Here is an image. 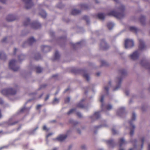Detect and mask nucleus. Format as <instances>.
I'll use <instances>...</instances> for the list:
<instances>
[{
	"label": "nucleus",
	"mask_w": 150,
	"mask_h": 150,
	"mask_svg": "<svg viewBox=\"0 0 150 150\" xmlns=\"http://www.w3.org/2000/svg\"><path fill=\"white\" fill-rule=\"evenodd\" d=\"M1 92L3 94L5 95H13L16 93V91L12 88H9L3 89L2 91Z\"/></svg>",
	"instance_id": "obj_1"
},
{
	"label": "nucleus",
	"mask_w": 150,
	"mask_h": 150,
	"mask_svg": "<svg viewBox=\"0 0 150 150\" xmlns=\"http://www.w3.org/2000/svg\"><path fill=\"white\" fill-rule=\"evenodd\" d=\"M109 15L112 16L117 18L121 19L124 16V14L123 13H118L115 12L114 11L110 12L108 14Z\"/></svg>",
	"instance_id": "obj_2"
},
{
	"label": "nucleus",
	"mask_w": 150,
	"mask_h": 150,
	"mask_svg": "<svg viewBox=\"0 0 150 150\" xmlns=\"http://www.w3.org/2000/svg\"><path fill=\"white\" fill-rule=\"evenodd\" d=\"M16 61L15 60L11 61L9 63V67L13 71H17L19 67L16 65Z\"/></svg>",
	"instance_id": "obj_3"
},
{
	"label": "nucleus",
	"mask_w": 150,
	"mask_h": 150,
	"mask_svg": "<svg viewBox=\"0 0 150 150\" xmlns=\"http://www.w3.org/2000/svg\"><path fill=\"white\" fill-rule=\"evenodd\" d=\"M134 45V42L132 40L127 39L125 41V47L126 48H130Z\"/></svg>",
	"instance_id": "obj_4"
},
{
	"label": "nucleus",
	"mask_w": 150,
	"mask_h": 150,
	"mask_svg": "<svg viewBox=\"0 0 150 150\" xmlns=\"http://www.w3.org/2000/svg\"><path fill=\"white\" fill-rule=\"evenodd\" d=\"M140 53L139 50H137L134 52L132 54L129 55V57L131 59L135 60L138 59Z\"/></svg>",
	"instance_id": "obj_5"
},
{
	"label": "nucleus",
	"mask_w": 150,
	"mask_h": 150,
	"mask_svg": "<svg viewBox=\"0 0 150 150\" xmlns=\"http://www.w3.org/2000/svg\"><path fill=\"white\" fill-rule=\"evenodd\" d=\"M25 3V7L27 9L30 8L33 5V4L31 0H22Z\"/></svg>",
	"instance_id": "obj_6"
},
{
	"label": "nucleus",
	"mask_w": 150,
	"mask_h": 150,
	"mask_svg": "<svg viewBox=\"0 0 150 150\" xmlns=\"http://www.w3.org/2000/svg\"><path fill=\"white\" fill-rule=\"evenodd\" d=\"M115 81L117 85L116 87L113 89L114 91H115L118 90L120 87V83L121 81L122 78L120 77H117L115 79Z\"/></svg>",
	"instance_id": "obj_7"
},
{
	"label": "nucleus",
	"mask_w": 150,
	"mask_h": 150,
	"mask_svg": "<svg viewBox=\"0 0 150 150\" xmlns=\"http://www.w3.org/2000/svg\"><path fill=\"white\" fill-rule=\"evenodd\" d=\"M136 118V115L135 113H133L132 114V119L131 120L129 121V123L130 125L131 126L133 129L135 128V127L134 125H132V123L135 120Z\"/></svg>",
	"instance_id": "obj_8"
},
{
	"label": "nucleus",
	"mask_w": 150,
	"mask_h": 150,
	"mask_svg": "<svg viewBox=\"0 0 150 150\" xmlns=\"http://www.w3.org/2000/svg\"><path fill=\"white\" fill-rule=\"evenodd\" d=\"M139 49L141 50H142L145 49L146 46L144 44L143 41L142 39L139 40Z\"/></svg>",
	"instance_id": "obj_9"
},
{
	"label": "nucleus",
	"mask_w": 150,
	"mask_h": 150,
	"mask_svg": "<svg viewBox=\"0 0 150 150\" xmlns=\"http://www.w3.org/2000/svg\"><path fill=\"white\" fill-rule=\"evenodd\" d=\"M67 134L61 135L57 137V139L59 141L62 142L65 139L67 138Z\"/></svg>",
	"instance_id": "obj_10"
},
{
	"label": "nucleus",
	"mask_w": 150,
	"mask_h": 150,
	"mask_svg": "<svg viewBox=\"0 0 150 150\" xmlns=\"http://www.w3.org/2000/svg\"><path fill=\"white\" fill-rule=\"evenodd\" d=\"M100 47L102 49L105 50L108 48V45L105 42L103 41L101 42L100 44Z\"/></svg>",
	"instance_id": "obj_11"
},
{
	"label": "nucleus",
	"mask_w": 150,
	"mask_h": 150,
	"mask_svg": "<svg viewBox=\"0 0 150 150\" xmlns=\"http://www.w3.org/2000/svg\"><path fill=\"white\" fill-rule=\"evenodd\" d=\"M15 19V17L12 15H8L6 18V19L8 21H14Z\"/></svg>",
	"instance_id": "obj_12"
},
{
	"label": "nucleus",
	"mask_w": 150,
	"mask_h": 150,
	"mask_svg": "<svg viewBox=\"0 0 150 150\" xmlns=\"http://www.w3.org/2000/svg\"><path fill=\"white\" fill-rule=\"evenodd\" d=\"M41 48L42 51L44 52H47L50 51V47L47 46H41Z\"/></svg>",
	"instance_id": "obj_13"
},
{
	"label": "nucleus",
	"mask_w": 150,
	"mask_h": 150,
	"mask_svg": "<svg viewBox=\"0 0 150 150\" xmlns=\"http://www.w3.org/2000/svg\"><path fill=\"white\" fill-rule=\"evenodd\" d=\"M40 26V24L39 23H34L32 25V27L35 29L38 28Z\"/></svg>",
	"instance_id": "obj_14"
},
{
	"label": "nucleus",
	"mask_w": 150,
	"mask_h": 150,
	"mask_svg": "<svg viewBox=\"0 0 150 150\" xmlns=\"http://www.w3.org/2000/svg\"><path fill=\"white\" fill-rule=\"evenodd\" d=\"M119 142L120 147H121L123 145L126 144L127 143L123 138L121 139L120 140Z\"/></svg>",
	"instance_id": "obj_15"
},
{
	"label": "nucleus",
	"mask_w": 150,
	"mask_h": 150,
	"mask_svg": "<svg viewBox=\"0 0 150 150\" xmlns=\"http://www.w3.org/2000/svg\"><path fill=\"white\" fill-rule=\"evenodd\" d=\"M80 12V11L78 10L74 9L72 11L71 13L72 15H75L79 14Z\"/></svg>",
	"instance_id": "obj_16"
},
{
	"label": "nucleus",
	"mask_w": 150,
	"mask_h": 150,
	"mask_svg": "<svg viewBox=\"0 0 150 150\" xmlns=\"http://www.w3.org/2000/svg\"><path fill=\"white\" fill-rule=\"evenodd\" d=\"M114 24L112 22H109L108 23L107 27L109 30L111 29L114 26Z\"/></svg>",
	"instance_id": "obj_17"
},
{
	"label": "nucleus",
	"mask_w": 150,
	"mask_h": 150,
	"mask_svg": "<svg viewBox=\"0 0 150 150\" xmlns=\"http://www.w3.org/2000/svg\"><path fill=\"white\" fill-rule=\"evenodd\" d=\"M40 15L43 18H45L47 14L44 11H42L40 13Z\"/></svg>",
	"instance_id": "obj_18"
},
{
	"label": "nucleus",
	"mask_w": 150,
	"mask_h": 150,
	"mask_svg": "<svg viewBox=\"0 0 150 150\" xmlns=\"http://www.w3.org/2000/svg\"><path fill=\"white\" fill-rule=\"evenodd\" d=\"M120 74L122 76H123L125 75L127 73L126 71L124 69H122L120 70Z\"/></svg>",
	"instance_id": "obj_19"
},
{
	"label": "nucleus",
	"mask_w": 150,
	"mask_h": 150,
	"mask_svg": "<svg viewBox=\"0 0 150 150\" xmlns=\"http://www.w3.org/2000/svg\"><path fill=\"white\" fill-rule=\"evenodd\" d=\"M106 143L108 145L110 146H112L114 142L113 140H110L107 141Z\"/></svg>",
	"instance_id": "obj_20"
},
{
	"label": "nucleus",
	"mask_w": 150,
	"mask_h": 150,
	"mask_svg": "<svg viewBox=\"0 0 150 150\" xmlns=\"http://www.w3.org/2000/svg\"><path fill=\"white\" fill-rule=\"evenodd\" d=\"M111 82L109 81L108 83V86L104 87V89L107 92L108 90L109 87L111 86Z\"/></svg>",
	"instance_id": "obj_21"
},
{
	"label": "nucleus",
	"mask_w": 150,
	"mask_h": 150,
	"mask_svg": "<svg viewBox=\"0 0 150 150\" xmlns=\"http://www.w3.org/2000/svg\"><path fill=\"white\" fill-rule=\"evenodd\" d=\"M105 17V15L103 13H99L98 15V18L100 19H103Z\"/></svg>",
	"instance_id": "obj_22"
},
{
	"label": "nucleus",
	"mask_w": 150,
	"mask_h": 150,
	"mask_svg": "<svg viewBox=\"0 0 150 150\" xmlns=\"http://www.w3.org/2000/svg\"><path fill=\"white\" fill-rule=\"evenodd\" d=\"M130 30L133 32H136L137 31L138 29L135 27L132 26L130 27Z\"/></svg>",
	"instance_id": "obj_23"
},
{
	"label": "nucleus",
	"mask_w": 150,
	"mask_h": 150,
	"mask_svg": "<svg viewBox=\"0 0 150 150\" xmlns=\"http://www.w3.org/2000/svg\"><path fill=\"white\" fill-rule=\"evenodd\" d=\"M100 117L99 112H97L95 113L93 117H91V118L95 117L96 119Z\"/></svg>",
	"instance_id": "obj_24"
},
{
	"label": "nucleus",
	"mask_w": 150,
	"mask_h": 150,
	"mask_svg": "<svg viewBox=\"0 0 150 150\" xmlns=\"http://www.w3.org/2000/svg\"><path fill=\"white\" fill-rule=\"evenodd\" d=\"M6 56L5 54L1 52H0V58L2 59H4L6 58Z\"/></svg>",
	"instance_id": "obj_25"
},
{
	"label": "nucleus",
	"mask_w": 150,
	"mask_h": 150,
	"mask_svg": "<svg viewBox=\"0 0 150 150\" xmlns=\"http://www.w3.org/2000/svg\"><path fill=\"white\" fill-rule=\"evenodd\" d=\"M35 42V40L33 38H30L28 40L29 43L30 44H32Z\"/></svg>",
	"instance_id": "obj_26"
},
{
	"label": "nucleus",
	"mask_w": 150,
	"mask_h": 150,
	"mask_svg": "<svg viewBox=\"0 0 150 150\" xmlns=\"http://www.w3.org/2000/svg\"><path fill=\"white\" fill-rule=\"evenodd\" d=\"M83 76L87 81H88L89 79V75L86 73H85L83 74Z\"/></svg>",
	"instance_id": "obj_27"
},
{
	"label": "nucleus",
	"mask_w": 150,
	"mask_h": 150,
	"mask_svg": "<svg viewBox=\"0 0 150 150\" xmlns=\"http://www.w3.org/2000/svg\"><path fill=\"white\" fill-rule=\"evenodd\" d=\"M30 22V20L28 18L26 19L25 20L24 22V24L25 25H28L29 23Z\"/></svg>",
	"instance_id": "obj_28"
},
{
	"label": "nucleus",
	"mask_w": 150,
	"mask_h": 150,
	"mask_svg": "<svg viewBox=\"0 0 150 150\" xmlns=\"http://www.w3.org/2000/svg\"><path fill=\"white\" fill-rule=\"evenodd\" d=\"M24 58L25 57L24 55L23 54H21L20 56H18V59L20 61L24 59Z\"/></svg>",
	"instance_id": "obj_29"
},
{
	"label": "nucleus",
	"mask_w": 150,
	"mask_h": 150,
	"mask_svg": "<svg viewBox=\"0 0 150 150\" xmlns=\"http://www.w3.org/2000/svg\"><path fill=\"white\" fill-rule=\"evenodd\" d=\"M145 17L144 16H142L140 18V20L141 23L143 24H144V21Z\"/></svg>",
	"instance_id": "obj_30"
},
{
	"label": "nucleus",
	"mask_w": 150,
	"mask_h": 150,
	"mask_svg": "<svg viewBox=\"0 0 150 150\" xmlns=\"http://www.w3.org/2000/svg\"><path fill=\"white\" fill-rule=\"evenodd\" d=\"M106 108L108 110H110L112 108V106L110 105H108L106 106Z\"/></svg>",
	"instance_id": "obj_31"
},
{
	"label": "nucleus",
	"mask_w": 150,
	"mask_h": 150,
	"mask_svg": "<svg viewBox=\"0 0 150 150\" xmlns=\"http://www.w3.org/2000/svg\"><path fill=\"white\" fill-rule=\"evenodd\" d=\"M77 106L78 107H79L80 108H82L84 107V105L82 103H81V102L79 103L77 105Z\"/></svg>",
	"instance_id": "obj_32"
},
{
	"label": "nucleus",
	"mask_w": 150,
	"mask_h": 150,
	"mask_svg": "<svg viewBox=\"0 0 150 150\" xmlns=\"http://www.w3.org/2000/svg\"><path fill=\"white\" fill-rule=\"evenodd\" d=\"M54 56L55 58L56 59H57L59 58V52H58L57 51L55 52L54 55Z\"/></svg>",
	"instance_id": "obj_33"
},
{
	"label": "nucleus",
	"mask_w": 150,
	"mask_h": 150,
	"mask_svg": "<svg viewBox=\"0 0 150 150\" xmlns=\"http://www.w3.org/2000/svg\"><path fill=\"white\" fill-rule=\"evenodd\" d=\"M42 71V69L40 67H37L36 68V71L38 73L41 72Z\"/></svg>",
	"instance_id": "obj_34"
},
{
	"label": "nucleus",
	"mask_w": 150,
	"mask_h": 150,
	"mask_svg": "<svg viewBox=\"0 0 150 150\" xmlns=\"http://www.w3.org/2000/svg\"><path fill=\"white\" fill-rule=\"evenodd\" d=\"M59 102V100L57 98H55L53 101V103L56 104L57 103Z\"/></svg>",
	"instance_id": "obj_35"
},
{
	"label": "nucleus",
	"mask_w": 150,
	"mask_h": 150,
	"mask_svg": "<svg viewBox=\"0 0 150 150\" xmlns=\"http://www.w3.org/2000/svg\"><path fill=\"white\" fill-rule=\"evenodd\" d=\"M125 9V6L123 5H121V7L119 8V9L120 11H122Z\"/></svg>",
	"instance_id": "obj_36"
},
{
	"label": "nucleus",
	"mask_w": 150,
	"mask_h": 150,
	"mask_svg": "<svg viewBox=\"0 0 150 150\" xmlns=\"http://www.w3.org/2000/svg\"><path fill=\"white\" fill-rule=\"evenodd\" d=\"M75 110V109H73L69 111L68 113L67 114L69 115L70 114H71Z\"/></svg>",
	"instance_id": "obj_37"
},
{
	"label": "nucleus",
	"mask_w": 150,
	"mask_h": 150,
	"mask_svg": "<svg viewBox=\"0 0 150 150\" xmlns=\"http://www.w3.org/2000/svg\"><path fill=\"white\" fill-rule=\"evenodd\" d=\"M112 132L113 134H115L117 133V131H116L113 128L112 129Z\"/></svg>",
	"instance_id": "obj_38"
},
{
	"label": "nucleus",
	"mask_w": 150,
	"mask_h": 150,
	"mask_svg": "<svg viewBox=\"0 0 150 150\" xmlns=\"http://www.w3.org/2000/svg\"><path fill=\"white\" fill-rule=\"evenodd\" d=\"M101 64L102 66H105L106 64V63L104 60L101 61Z\"/></svg>",
	"instance_id": "obj_39"
},
{
	"label": "nucleus",
	"mask_w": 150,
	"mask_h": 150,
	"mask_svg": "<svg viewBox=\"0 0 150 150\" xmlns=\"http://www.w3.org/2000/svg\"><path fill=\"white\" fill-rule=\"evenodd\" d=\"M42 106V105H38L36 107V109L37 110H38Z\"/></svg>",
	"instance_id": "obj_40"
},
{
	"label": "nucleus",
	"mask_w": 150,
	"mask_h": 150,
	"mask_svg": "<svg viewBox=\"0 0 150 150\" xmlns=\"http://www.w3.org/2000/svg\"><path fill=\"white\" fill-rule=\"evenodd\" d=\"M43 129L44 130H45L47 131H48L49 130V129H47L45 125H44L43 126Z\"/></svg>",
	"instance_id": "obj_41"
},
{
	"label": "nucleus",
	"mask_w": 150,
	"mask_h": 150,
	"mask_svg": "<svg viewBox=\"0 0 150 150\" xmlns=\"http://www.w3.org/2000/svg\"><path fill=\"white\" fill-rule=\"evenodd\" d=\"M144 137H143L141 139V142L142 143V144L141 145V147L142 148L143 147V143L144 142Z\"/></svg>",
	"instance_id": "obj_42"
},
{
	"label": "nucleus",
	"mask_w": 150,
	"mask_h": 150,
	"mask_svg": "<svg viewBox=\"0 0 150 150\" xmlns=\"http://www.w3.org/2000/svg\"><path fill=\"white\" fill-rule=\"evenodd\" d=\"M70 100V98L69 97L67 98L65 100V102L66 103H68Z\"/></svg>",
	"instance_id": "obj_43"
},
{
	"label": "nucleus",
	"mask_w": 150,
	"mask_h": 150,
	"mask_svg": "<svg viewBox=\"0 0 150 150\" xmlns=\"http://www.w3.org/2000/svg\"><path fill=\"white\" fill-rule=\"evenodd\" d=\"M76 114L79 117H82V115L80 112H78L76 113Z\"/></svg>",
	"instance_id": "obj_44"
},
{
	"label": "nucleus",
	"mask_w": 150,
	"mask_h": 150,
	"mask_svg": "<svg viewBox=\"0 0 150 150\" xmlns=\"http://www.w3.org/2000/svg\"><path fill=\"white\" fill-rule=\"evenodd\" d=\"M86 146L85 145H83L81 146V148L83 149H86Z\"/></svg>",
	"instance_id": "obj_45"
},
{
	"label": "nucleus",
	"mask_w": 150,
	"mask_h": 150,
	"mask_svg": "<svg viewBox=\"0 0 150 150\" xmlns=\"http://www.w3.org/2000/svg\"><path fill=\"white\" fill-rule=\"evenodd\" d=\"M134 133V131L133 130L131 129L130 132V134L131 135H132Z\"/></svg>",
	"instance_id": "obj_46"
},
{
	"label": "nucleus",
	"mask_w": 150,
	"mask_h": 150,
	"mask_svg": "<svg viewBox=\"0 0 150 150\" xmlns=\"http://www.w3.org/2000/svg\"><path fill=\"white\" fill-rule=\"evenodd\" d=\"M6 1V0H0V1L3 3H5Z\"/></svg>",
	"instance_id": "obj_47"
},
{
	"label": "nucleus",
	"mask_w": 150,
	"mask_h": 150,
	"mask_svg": "<svg viewBox=\"0 0 150 150\" xmlns=\"http://www.w3.org/2000/svg\"><path fill=\"white\" fill-rule=\"evenodd\" d=\"M124 110V108H121L119 110L121 112H122Z\"/></svg>",
	"instance_id": "obj_48"
},
{
	"label": "nucleus",
	"mask_w": 150,
	"mask_h": 150,
	"mask_svg": "<svg viewBox=\"0 0 150 150\" xmlns=\"http://www.w3.org/2000/svg\"><path fill=\"white\" fill-rule=\"evenodd\" d=\"M103 98H104V96H102L101 97V99L100 100V102L102 103L103 102Z\"/></svg>",
	"instance_id": "obj_49"
},
{
	"label": "nucleus",
	"mask_w": 150,
	"mask_h": 150,
	"mask_svg": "<svg viewBox=\"0 0 150 150\" xmlns=\"http://www.w3.org/2000/svg\"><path fill=\"white\" fill-rule=\"evenodd\" d=\"M6 39H7V38H6V37L4 38L2 40V41L3 42H4L6 40Z\"/></svg>",
	"instance_id": "obj_50"
},
{
	"label": "nucleus",
	"mask_w": 150,
	"mask_h": 150,
	"mask_svg": "<svg viewBox=\"0 0 150 150\" xmlns=\"http://www.w3.org/2000/svg\"><path fill=\"white\" fill-rule=\"evenodd\" d=\"M130 150H136V146L134 145V147L133 148L130 149Z\"/></svg>",
	"instance_id": "obj_51"
},
{
	"label": "nucleus",
	"mask_w": 150,
	"mask_h": 150,
	"mask_svg": "<svg viewBox=\"0 0 150 150\" xmlns=\"http://www.w3.org/2000/svg\"><path fill=\"white\" fill-rule=\"evenodd\" d=\"M52 134L51 133H50L49 134H48L47 136H46V138L47 139L50 136H51Z\"/></svg>",
	"instance_id": "obj_52"
},
{
	"label": "nucleus",
	"mask_w": 150,
	"mask_h": 150,
	"mask_svg": "<svg viewBox=\"0 0 150 150\" xmlns=\"http://www.w3.org/2000/svg\"><path fill=\"white\" fill-rule=\"evenodd\" d=\"M17 50V49L16 48H15L14 49V54H15V53H16V52Z\"/></svg>",
	"instance_id": "obj_53"
},
{
	"label": "nucleus",
	"mask_w": 150,
	"mask_h": 150,
	"mask_svg": "<svg viewBox=\"0 0 150 150\" xmlns=\"http://www.w3.org/2000/svg\"><path fill=\"white\" fill-rule=\"evenodd\" d=\"M49 95H48L47 96V97L45 98V101L47 100L49 98Z\"/></svg>",
	"instance_id": "obj_54"
},
{
	"label": "nucleus",
	"mask_w": 150,
	"mask_h": 150,
	"mask_svg": "<svg viewBox=\"0 0 150 150\" xmlns=\"http://www.w3.org/2000/svg\"><path fill=\"white\" fill-rule=\"evenodd\" d=\"M26 109L25 108H24L21 109V112H23L24 111V110Z\"/></svg>",
	"instance_id": "obj_55"
},
{
	"label": "nucleus",
	"mask_w": 150,
	"mask_h": 150,
	"mask_svg": "<svg viewBox=\"0 0 150 150\" xmlns=\"http://www.w3.org/2000/svg\"><path fill=\"white\" fill-rule=\"evenodd\" d=\"M39 57L38 58H37L36 57H35V59L37 60H38L40 58V56H39Z\"/></svg>",
	"instance_id": "obj_56"
},
{
	"label": "nucleus",
	"mask_w": 150,
	"mask_h": 150,
	"mask_svg": "<svg viewBox=\"0 0 150 150\" xmlns=\"http://www.w3.org/2000/svg\"><path fill=\"white\" fill-rule=\"evenodd\" d=\"M3 103V101L0 98V104H2Z\"/></svg>",
	"instance_id": "obj_57"
},
{
	"label": "nucleus",
	"mask_w": 150,
	"mask_h": 150,
	"mask_svg": "<svg viewBox=\"0 0 150 150\" xmlns=\"http://www.w3.org/2000/svg\"><path fill=\"white\" fill-rule=\"evenodd\" d=\"M77 132L78 133H81V131H80V130L79 129H77Z\"/></svg>",
	"instance_id": "obj_58"
},
{
	"label": "nucleus",
	"mask_w": 150,
	"mask_h": 150,
	"mask_svg": "<svg viewBox=\"0 0 150 150\" xmlns=\"http://www.w3.org/2000/svg\"><path fill=\"white\" fill-rule=\"evenodd\" d=\"M85 19H86V22H87L88 21V18L87 17L85 16Z\"/></svg>",
	"instance_id": "obj_59"
},
{
	"label": "nucleus",
	"mask_w": 150,
	"mask_h": 150,
	"mask_svg": "<svg viewBox=\"0 0 150 150\" xmlns=\"http://www.w3.org/2000/svg\"><path fill=\"white\" fill-rule=\"evenodd\" d=\"M69 90V88H67V89H66L65 90V91H64V92H67V91L68 90Z\"/></svg>",
	"instance_id": "obj_60"
},
{
	"label": "nucleus",
	"mask_w": 150,
	"mask_h": 150,
	"mask_svg": "<svg viewBox=\"0 0 150 150\" xmlns=\"http://www.w3.org/2000/svg\"><path fill=\"white\" fill-rule=\"evenodd\" d=\"M148 150H150V143L148 145Z\"/></svg>",
	"instance_id": "obj_61"
},
{
	"label": "nucleus",
	"mask_w": 150,
	"mask_h": 150,
	"mask_svg": "<svg viewBox=\"0 0 150 150\" xmlns=\"http://www.w3.org/2000/svg\"><path fill=\"white\" fill-rule=\"evenodd\" d=\"M96 74L97 76H99L100 75V73H97Z\"/></svg>",
	"instance_id": "obj_62"
},
{
	"label": "nucleus",
	"mask_w": 150,
	"mask_h": 150,
	"mask_svg": "<svg viewBox=\"0 0 150 150\" xmlns=\"http://www.w3.org/2000/svg\"><path fill=\"white\" fill-rule=\"evenodd\" d=\"M5 147V146H4V147H1L0 148V150H1L2 149L4 148Z\"/></svg>",
	"instance_id": "obj_63"
},
{
	"label": "nucleus",
	"mask_w": 150,
	"mask_h": 150,
	"mask_svg": "<svg viewBox=\"0 0 150 150\" xmlns=\"http://www.w3.org/2000/svg\"><path fill=\"white\" fill-rule=\"evenodd\" d=\"M57 149L56 148H54L53 150H57Z\"/></svg>",
	"instance_id": "obj_64"
}]
</instances>
